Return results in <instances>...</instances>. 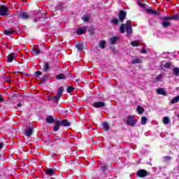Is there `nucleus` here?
Returning a JSON list of instances; mask_svg holds the SVG:
<instances>
[{
    "mask_svg": "<svg viewBox=\"0 0 179 179\" xmlns=\"http://www.w3.org/2000/svg\"><path fill=\"white\" fill-rule=\"evenodd\" d=\"M127 33V36H131L132 34V25H131V20H127L126 24H121L119 27V31L124 34V33Z\"/></svg>",
    "mask_w": 179,
    "mask_h": 179,
    "instance_id": "f257e3e1",
    "label": "nucleus"
},
{
    "mask_svg": "<svg viewBox=\"0 0 179 179\" xmlns=\"http://www.w3.org/2000/svg\"><path fill=\"white\" fill-rule=\"evenodd\" d=\"M63 93H64V87H60L57 91V94H56L54 97L51 98V99L53 100V103H58V101H59V99L62 97Z\"/></svg>",
    "mask_w": 179,
    "mask_h": 179,
    "instance_id": "f03ea898",
    "label": "nucleus"
},
{
    "mask_svg": "<svg viewBox=\"0 0 179 179\" xmlns=\"http://www.w3.org/2000/svg\"><path fill=\"white\" fill-rule=\"evenodd\" d=\"M9 8L6 6H0V16H8Z\"/></svg>",
    "mask_w": 179,
    "mask_h": 179,
    "instance_id": "7ed1b4c3",
    "label": "nucleus"
},
{
    "mask_svg": "<svg viewBox=\"0 0 179 179\" xmlns=\"http://www.w3.org/2000/svg\"><path fill=\"white\" fill-rule=\"evenodd\" d=\"M137 177H139V178H145V177H147V176H149V173H148V171L145 169H140L136 172Z\"/></svg>",
    "mask_w": 179,
    "mask_h": 179,
    "instance_id": "20e7f679",
    "label": "nucleus"
},
{
    "mask_svg": "<svg viewBox=\"0 0 179 179\" xmlns=\"http://www.w3.org/2000/svg\"><path fill=\"white\" fill-rule=\"evenodd\" d=\"M56 170L55 169L46 168L45 170V173L46 176H49L51 178H53L54 176H55Z\"/></svg>",
    "mask_w": 179,
    "mask_h": 179,
    "instance_id": "39448f33",
    "label": "nucleus"
},
{
    "mask_svg": "<svg viewBox=\"0 0 179 179\" xmlns=\"http://www.w3.org/2000/svg\"><path fill=\"white\" fill-rule=\"evenodd\" d=\"M161 20H178L179 15L178 14H175L174 15H171L169 17H161Z\"/></svg>",
    "mask_w": 179,
    "mask_h": 179,
    "instance_id": "423d86ee",
    "label": "nucleus"
},
{
    "mask_svg": "<svg viewBox=\"0 0 179 179\" xmlns=\"http://www.w3.org/2000/svg\"><path fill=\"white\" fill-rule=\"evenodd\" d=\"M126 122L127 125H131V127H134L135 125V117L132 115L128 116L126 120Z\"/></svg>",
    "mask_w": 179,
    "mask_h": 179,
    "instance_id": "0eeeda50",
    "label": "nucleus"
},
{
    "mask_svg": "<svg viewBox=\"0 0 179 179\" xmlns=\"http://www.w3.org/2000/svg\"><path fill=\"white\" fill-rule=\"evenodd\" d=\"M93 107L95 108H103V107H106V103L103 101L94 102L93 103Z\"/></svg>",
    "mask_w": 179,
    "mask_h": 179,
    "instance_id": "6e6552de",
    "label": "nucleus"
},
{
    "mask_svg": "<svg viewBox=\"0 0 179 179\" xmlns=\"http://www.w3.org/2000/svg\"><path fill=\"white\" fill-rule=\"evenodd\" d=\"M125 17H127V13H125V11L124 10H120L119 12V19L121 23L124 22V20L125 19Z\"/></svg>",
    "mask_w": 179,
    "mask_h": 179,
    "instance_id": "1a4fd4ad",
    "label": "nucleus"
},
{
    "mask_svg": "<svg viewBox=\"0 0 179 179\" xmlns=\"http://www.w3.org/2000/svg\"><path fill=\"white\" fill-rule=\"evenodd\" d=\"M18 17L23 19L24 20H27L30 17L28 13L22 12L18 15Z\"/></svg>",
    "mask_w": 179,
    "mask_h": 179,
    "instance_id": "9d476101",
    "label": "nucleus"
},
{
    "mask_svg": "<svg viewBox=\"0 0 179 179\" xmlns=\"http://www.w3.org/2000/svg\"><path fill=\"white\" fill-rule=\"evenodd\" d=\"M145 12L148 15H156V16H159L160 15L157 10H155L152 8H145Z\"/></svg>",
    "mask_w": 179,
    "mask_h": 179,
    "instance_id": "9b49d317",
    "label": "nucleus"
},
{
    "mask_svg": "<svg viewBox=\"0 0 179 179\" xmlns=\"http://www.w3.org/2000/svg\"><path fill=\"white\" fill-rule=\"evenodd\" d=\"M59 127H61V121L57 120L55 122V125H54V127H53L54 132H57V131L59 130Z\"/></svg>",
    "mask_w": 179,
    "mask_h": 179,
    "instance_id": "f8f14e48",
    "label": "nucleus"
},
{
    "mask_svg": "<svg viewBox=\"0 0 179 179\" xmlns=\"http://www.w3.org/2000/svg\"><path fill=\"white\" fill-rule=\"evenodd\" d=\"M32 54H34V55H38V54H41V51H40L38 46L35 45L33 47Z\"/></svg>",
    "mask_w": 179,
    "mask_h": 179,
    "instance_id": "ddd939ff",
    "label": "nucleus"
},
{
    "mask_svg": "<svg viewBox=\"0 0 179 179\" xmlns=\"http://www.w3.org/2000/svg\"><path fill=\"white\" fill-rule=\"evenodd\" d=\"M31 134H33V127H27L25 129V136H31Z\"/></svg>",
    "mask_w": 179,
    "mask_h": 179,
    "instance_id": "4468645a",
    "label": "nucleus"
},
{
    "mask_svg": "<svg viewBox=\"0 0 179 179\" xmlns=\"http://www.w3.org/2000/svg\"><path fill=\"white\" fill-rule=\"evenodd\" d=\"M118 40H120V36H113L110 38V44L114 45V44H115Z\"/></svg>",
    "mask_w": 179,
    "mask_h": 179,
    "instance_id": "2eb2a0df",
    "label": "nucleus"
},
{
    "mask_svg": "<svg viewBox=\"0 0 179 179\" xmlns=\"http://www.w3.org/2000/svg\"><path fill=\"white\" fill-rule=\"evenodd\" d=\"M60 125L62 127H70L71 122H68V120H64L60 121Z\"/></svg>",
    "mask_w": 179,
    "mask_h": 179,
    "instance_id": "dca6fc26",
    "label": "nucleus"
},
{
    "mask_svg": "<svg viewBox=\"0 0 179 179\" xmlns=\"http://www.w3.org/2000/svg\"><path fill=\"white\" fill-rule=\"evenodd\" d=\"M3 33L6 36H10L11 34H15V30L12 29H5Z\"/></svg>",
    "mask_w": 179,
    "mask_h": 179,
    "instance_id": "f3484780",
    "label": "nucleus"
},
{
    "mask_svg": "<svg viewBox=\"0 0 179 179\" xmlns=\"http://www.w3.org/2000/svg\"><path fill=\"white\" fill-rule=\"evenodd\" d=\"M76 48H77V50H78V51L82 52V51H83V48H85V45H83V43H79L76 45Z\"/></svg>",
    "mask_w": 179,
    "mask_h": 179,
    "instance_id": "a211bd4d",
    "label": "nucleus"
},
{
    "mask_svg": "<svg viewBox=\"0 0 179 179\" xmlns=\"http://www.w3.org/2000/svg\"><path fill=\"white\" fill-rule=\"evenodd\" d=\"M162 27H164V29H167V27H170L171 26V22L169 21H164L161 23Z\"/></svg>",
    "mask_w": 179,
    "mask_h": 179,
    "instance_id": "6ab92c4d",
    "label": "nucleus"
},
{
    "mask_svg": "<svg viewBox=\"0 0 179 179\" xmlns=\"http://www.w3.org/2000/svg\"><path fill=\"white\" fill-rule=\"evenodd\" d=\"M157 93L158 94H162V96H167V92L163 90V88H159L157 90Z\"/></svg>",
    "mask_w": 179,
    "mask_h": 179,
    "instance_id": "aec40b11",
    "label": "nucleus"
},
{
    "mask_svg": "<svg viewBox=\"0 0 179 179\" xmlns=\"http://www.w3.org/2000/svg\"><path fill=\"white\" fill-rule=\"evenodd\" d=\"M86 33V27L79 28L77 31V34H85Z\"/></svg>",
    "mask_w": 179,
    "mask_h": 179,
    "instance_id": "412c9836",
    "label": "nucleus"
},
{
    "mask_svg": "<svg viewBox=\"0 0 179 179\" xmlns=\"http://www.w3.org/2000/svg\"><path fill=\"white\" fill-rule=\"evenodd\" d=\"M54 121H55V119H54V117H52V116H51V115L48 116L46 117V122H48V124H52V122H54Z\"/></svg>",
    "mask_w": 179,
    "mask_h": 179,
    "instance_id": "4be33fe9",
    "label": "nucleus"
},
{
    "mask_svg": "<svg viewBox=\"0 0 179 179\" xmlns=\"http://www.w3.org/2000/svg\"><path fill=\"white\" fill-rule=\"evenodd\" d=\"M136 110L138 114H143L145 113V108L141 106H137Z\"/></svg>",
    "mask_w": 179,
    "mask_h": 179,
    "instance_id": "5701e85b",
    "label": "nucleus"
},
{
    "mask_svg": "<svg viewBox=\"0 0 179 179\" xmlns=\"http://www.w3.org/2000/svg\"><path fill=\"white\" fill-rule=\"evenodd\" d=\"M13 59H15V53H11L10 55H9L8 56L7 62H12V61H13Z\"/></svg>",
    "mask_w": 179,
    "mask_h": 179,
    "instance_id": "b1692460",
    "label": "nucleus"
},
{
    "mask_svg": "<svg viewBox=\"0 0 179 179\" xmlns=\"http://www.w3.org/2000/svg\"><path fill=\"white\" fill-rule=\"evenodd\" d=\"M43 71L44 72H48V70L50 69V64L47 62H45L43 64Z\"/></svg>",
    "mask_w": 179,
    "mask_h": 179,
    "instance_id": "393cba45",
    "label": "nucleus"
},
{
    "mask_svg": "<svg viewBox=\"0 0 179 179\" xmlns=\"http://www.w3.org/2000/svg\"><path fill=\"white\" fill-rule=\"evenodd\" d=\"M178 102H179V95L173 97V99L171 100V104H176V103H178Z\"/></svg>",
    "mask_w": 179,
    "mask_h": 179,
    "instance_id": "a878e982",
    "label": "nucleus"
},
{
    "mask_svg": "<svg viewBox=\"0 0 179 179\" xmlns=\"http://www.w3.org/2000/svg\"><path fill=\"white\" fill-rule=\"evenodd\" d=\"M137 3L140 8H142L143 9H146V4L142 3L141 0H137Z\"/></svg>",
    "mask_w": 179,
    "mask_h": 179,
    "instance_id": "bb28decb",
    "label": "nucleus"
},
{
    "mask_svg": "<svg viewBox=\"0 0 179 179\" xmlns=\"http://www.w3.org/2000/svg\"><path fill=\"white\" fill-rule=\"evenodd\" d=\"M102 126L105 131H108V129H110V126L108 125V123H107L106 122H103L102 123Z\"/></svg>",
    "mask_w": 179,
    "mask_h": 179,
    "instance_id": "cd10ccee",
    "label": "nucleus"
},
{
    "mask_svg": "<svg viewBox=\"0 0 179 179\" xmlns=\"http://www.w3.org/2000/svg\"><path fill=\"white\" fill-rule=\"evenodd\" d=\"M56 78L58 80L66 79V76L64 73H60L56 76Z\"/></svg>",
    "mask_w": 179,
    "mask_h": 179,
    "instance_id": "c85d7f7f",
    "label": "nucleus"
},
{
    "mask_svg": "<svg viewBox=\"0 0 179 179\" xmlns=\"http://www.w3.org/2000/svg\"><path fill=\"white\" fill-rule=\"evenodd\" d=\"M163 122L165 125H167V124H170V118H169V117L167 116L164 117Z\"/></svg>",
    "mask_w": 179,
    "mask_h": 179,
    "instance_id": "c756f323",
    "label": "nucleus"
},
{
    "mask_svg": "<svg viewBox=\"0 0 179 179\" xmlns=\"http://www.w3.org/2000/svg\"><path fill=\"white\" fill-rule=\"evenodd\" d=\"M141 124L142 125H146V122H148V117L143 116L141 117Z\"/></svg>",
    "mask_w": 179,
    "mask_h": 179,
    "instance_id": "7c9ffc66",
    "label": "nucleus"
},
{
    "mask_svg": "<svg viewBox=\"0 0 179 179\" xmlns=\"http://www.w3.org/2000/svg\"><path fill=\"white\" fill-rule=\"evenodd\" d=\"M111 22L113 23V24H118V23H120V20H118V18L113 17L111 20Z\"/></svg>",
    "mask_w": 179,
    "mask_h": 179,
    "instance_id": "2f4dec72",
    "label": "nucleus"
},
{
    "mask_svg": "<svg viewBox=\"0 0 179 179\" xmlns=\"http://www.w3.org/2000/svg\"><path fill=\"white\" fill-rule=\"evenodd\" d=\"M173 73L175 76H179V68L178 67H175L173 69Z\"/></svg>",
    "mask_w": 179,
    "mask_h": 179,
    "instance_id": "473e14b6",
    "label": "nucleus"
},
{
    "mask_svg": "<svg viewBox=\"0 0 179 179\" xmlns=\"http://www.w3.org/2000/svg\"><path fill=\"white\" fill-rule=\"evenodd\" d=\"M82 20H83V22H89V20H90V16L84 15L83 16Z\"/></svg>",
    "mask_w": 179,
    "mask_h": 179,
    "instance_id": "72a5a7b5",
    "label": "nucleus"
},
{
    "mask_svg": "<svg viewBox=\"0 0 179 179\" xmlns=\"http://www.w3.org/2000/svg\"><path fill=\"white\" fill-rule=\"evenodd\" d=\"M99 47H100V48H102V49L105 48L106 41H101V42H99Z\"/></svg>",
    "mask_w": 179,
    "mask_h": 179,
    "instance_id": "f704fd0d",
    "label": "nucleus"
},
{
    "mask_svg": "<svg viewBox=\"0 0 179 179\" xmlns=\"http://www.w3.org/2000/svg\"><path fill=\"white\" fill-rule=\"evenodd\" d=\"M67 93H72L73 92V87L69 86L66 88Z\"/></svg>",
    "mask_w": 179,
    "mask_h": 179,
    "instance_id": "c9c22d12",
    "label": "nucleus"
},
{
    "mask_svg": "<svg viewBox=\"0 0 179 179\" xmlns=\"http://www.w3.org/2000/svg\"><path fill=\"white\" fill-rule=\"evenodd\" d=\"M164 68H170V66H171V62H167L166 63L164 64Z\"/></svg>",
    "mask_w": 179,
    "mask_h": 179,
    "instance_id": "e433bc0d",
    "label": "nucleus"
},
{
    "mask_svg": "<svg viewBox=\"0 0 179 179\" xmlns=\"http://www.w3.org/2000/svg\"><path fill=\"white\" fill-rule=\"evenodd\" d=\"M142 62H143V61H142V59H141L139 58L135 59V64H142Z\"/></svg>",
    "mask_w": 179,
    "mask_h": 179,
    "instance_id": "4c0bfd02",
    "label": "nucleus"
},
{
    "mask_svg": "<svg viewBox=\"0 0 179 179\" xmlns=\"http://www.w3.org/2000/svg\"><path fill=\"white\" fill-rule=\"evenodd\" d=\"M101 169L102 171H106V169H107V165L106 164H102L101 166Z\"/></svg>",
    "mask_w": 179,
    "mask_h": 179,
    "instance_id": "58836bf2",
    "label": "nucleus"
},
{
    "mask_svg": "<svg viewBox=\"0 0 179 179\" xmlns=\"http://www.w3.org/2000/svg\"><path fill=\"white\" fill-rule=\"evenodd\" d=\"M141 54H146V49H145V48H143V49L141 50V51L140 52Z\"/></svg>",
    "mask_w": 179,
    "mask_h": 179,
    "instance_id": "ea45409f",
    "label": "nucleus"
},
{
    "mask_svg": "<svg viewBox=\"0 0 179 179\" xmlns=\"http://www.w3.org/2000/svg\"><path fill=\"white\" fill-rule=\"evenodd\" d=\"M138 45H141V43L138 41H135V47H138Z\"/></svg>",
    "mask_w": 179,
    "mask_h": 179,
    "instance_id": "a19ab883",
    "label": "nucleus"
},
{
    "mask_svg": "<svg viewBox=\"0 0 179 179\" xmlns=\"http://www.w3.org/2000/svg\"><path fill=\"white\" fill-rule=\"evenodd\" d=\"M36 76H40L41 75V71H36Z\"/></svg>",
    "mask_w": 179,
    "mask_h": 179,
    "instance_id": "79ce46f5",
    "label": "nucleus"
},
{
    "mask_svg": "<svg viewBox=\"0 0 179 179\" xmlns=\"http://www.w3.org/2000/svg\"><path fill=\"white\" fill-rule=\"evenodd\" d=\"M160 79H162V74L159 75V76L157 77V80H160Z\"/></svg>",
    "mask_w": 179,
    "mask_h": 179,
    "instance_id": "37998d69",
    "label": "nucleus"
},
{
    "mask_svg": "<svg viewBox=\"0 0 179 179\" xmlns=\"http://www.w3.org/2000/svg\"><path fill=\"white\" fill-rule=\"evenodd\" d=\"M3 101V97H2V95H0V103H2Z\"/></svg>",
    "mask_w": 179,
    "mask_h": 179,
    "instance_id": "c03bdc74",
    "label": "nucleus"
},
{
    "mask_svg": "<svg viewBox=\"0 0 179 179\" xmlns=\"http://www.w3.org/2000/svg\"><path fill=\"white\" fill-rule=\"evenodd\" d=\"M52 97L50 96H48V100H49V101H53V99H52Z\"/></svg>",
    "mask_w": 179,
    "mask_h": 179,
    "instance_id": "a18cd8bd",
    "label": "nucleus"
},
{
    "mask_svg": "<svg viewBox=\"0 0 179 179\" xmlns=\"http://www.w3.org/2000/svg\"><path fill=\"white\" fill-rule=\"evenodd\" d=\"M3 148V143H0V149H2Z\"/></svg>",
    "mask_w": 179,
    "mask_h": 179,
    "instance_id": "49530a36",
    "label": "nucleus"
},
{
    "mask_svg": "<svg viewBox=\"0 0 179 179\" xmlns=\"http://www.w3.org/2000/svg\"><path fill=\"white\" fill-rule=\"evenodd\" d=\"M165 159H166V160H170V159H171V157H170V156H166V157H165Z\"/></svg>",
    "mask_w": 179,
    "mask_h": 179,
    "instance_id": "de8ad7c7",
    "label": "nucleus"
},
{
    "mask_svg": "<svg viewBox=\"0 0 179 179\" xmlns=\"http://www.w3.org/2000/svg\"><path fill=\"white\" fill-rule=\"evenodd\" d=\"M131 45H133V47H135V41L131 42Z\"/></svg>",
    "mask_w": 179,
    "mask_h": 179,
    "instance_id": "09e8293b",
    "label": "nucleus"
},
{
    "mask_svg": "<svg viewBox=\"0 0 179 179\" xmlns=\"http://www.w3.org/2000/svg\"><path fill=\"white\" fill-rule=\"evenodd\" d=\"M17 107H22V103H18V104L17 105Z\"/></svg>",
    "mask_w": 179,
    "mask_h": 179,
    "instance_id": "8fccbe9b",
    "label": "nucleus"
},
{
    "mask_svg": "<svg viewBox=\"0 0 179 179\" xmlns=\"http://www.w3.org/2000/svg\"><path fill=\"white\" fill-rule=\"evenodd\" d=\"M61 10H64V8H61Z\"/></svg>",
    "mask_w": 179,
    "mask_h": 179,
    "instance_id": "3c124183",
    "label": "nucleus"
},
{
    "mask_svg": "<svg viewBox=\"0 0 179 179\" xmlns=\"http://www.w3.org/2000/svg\"><path fill=\"white\" fill-rule=\"evenodd\" d=\"M1 155H0V159H1Z\"/></svg>",
    "mask_w": 179,
    "mask_h": 179,
    "instance_id": "603ef678",
    "label": "nucleus"
},
{
    "mask_svg": "<svg viewBox=\"0 0 179 179\" xmlns=\"http://www.w3.org/2000/svg\"><path fill=\"white\" fill-rule=\"evenodd\" d=\"M166 1H170V0H166Z\"/></svg>",
    "mask_w": 179,
    "mask_h": 179,
    "instance_id": "864d4df0",
    "label": "nucleus"
}]
</instances>
